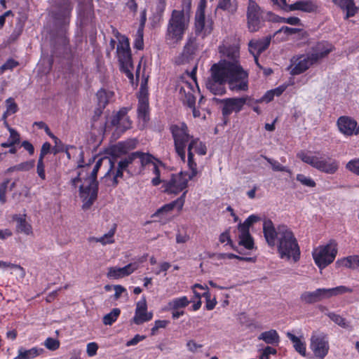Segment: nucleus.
Wrapping results in <instances>:
<instances>
[{"label":"nucleus","mask_w":359,"mask_h":359,"mask_svg":"<svg viewBox=\"0 0 359 359\" xmlns=\"http://www.w3.org/2000/svg\"><path fill=\"white\" fill-rule=\"evenodd\" d=\"M36 172L39 177L42 180H46V172H45V165L43 162V159L39 158L36 165Z\"/></svg>","instance_id":"59"},{"label":"nucleus","mask_w":359,"mask_h":359,"mask_svg":"<svg viewBox=\"0 0 359 359\" xmlns=\"http://www.w3.org/2000/svg\"><path fill=\"white\" fill-rule=\"evenodd\" d=\"M116 55L120 64V71L125 74L130 81L133 82L134 79L133 73L134 66L132 53L129 39L124 35H121L118 39V43L116 47Z\"/></svg>","instance_id":"8"},{"label":"nucleus","mask_w":359,"mask_h":359,"mask_svg":"<svg viewBox=\"0 0 359 359\" xmlns=\"http://www.w3.org/2000/svg\"><path fill=\"white\" fill-rule=\"evenodd\" d=\"M34 161H27L17 165L18 171H29L34 166Z\"/></svg>","instance_id":"60"},{"label":"nucleus","mask_w":359,"mask_h":359,"mask_svg":"<svg viewBox=\"0 0 359 359\" xmlns=\"http://www.w3.org/2000/svg\"><path fill=\"white\" fill-rule=\"evenodd\" d=\"M289 11H299L304 13H312L318 11L319 6L317 0H298L288 6Z\"/></svg>","instance_id":"25"},{"label":"nucleus","mask_w":359,"mask_h":359,"mask_svg":"<svg viewBox=\"0 0 359 359\" xmlns=\"http://www.w3.org/2000/svg\"><path fill=\"white\" fill-rule=\"evenodd\" d=\"M126 171L131 175H139L142 172L138 158V151L132 152L117 163V168L113 172V184H118V178H122L123 172Z\"/></svg>","instance_id":"11"},{"label":"nucleus","mask_w":359,"mask_h":359,"mask_svg":"<svg viewBox=\"0 0 359 359\" xmlns=\"http://www.w3.org/2000/svg\"><path fill=\"white\" fill-rule=\"evenodd\" d=\"M311 348L316 357L323 358L329 351L327 335L323 332L313 334L311 338Z\"/></svg>","instance_id":"16"},{"label":"nucleus","mask_w":359,"mask_h":359,"mask_svg":"<svg viewBox=\"0 0 359 359\" xmlns=\"http://www.w3.org/2000/svg\"><path fill=\"white\" fill-rule=\"evenodd\" d=\"M213 29V21L211 19H205V4L200 3L195 19L196 34H203V37L210 34Z\"/></svg>","instance_id":"15"},{"label":"nucleus","mask_w":359,"mask_h":359,"mask_svg":"<svg viewBox=\"0 0 359 359\" xmlns=\"http://www.w3.org/2000/svg\"><path fill=\"white\" fill-rule=\"evenodd\" d=\"M332 2L341 10L346 11L345 19L353 17L358 11L353 0H332Z\"/></svg>","instance_id":"32"},{"label":"nucleus","mask_w":359,"mask_h":359,"mask_svg":"<svg viewBox=\"0 0 359 359\" xmlns=\"http://www.w3.org/2000/svg\"><path fill=\"white\" fill-rule=\"evenodd\" d=\"M19 65V62L13 58H9L6 62L0 67L1 73H4L6 70H13Z\"/></svg>","instance_id":"53"},{"label":"nucleus","mask_w":359,"mask_h":359,"mask_svg":"<svg viewBox=\"0 0 359 359\" xmlns=\"http://www.w3.org/2000/svg\"><path fill=\"white\" fill-rule=\"evenodd\" d=\"M287 337L290 339V340L293 343L294 348L297 352H298L300 355L305 356L306 355V344L304 342L302 341L301 339L295 336L294 334L287 332Z\"/></svg>","instance_id":"38"},{"label":"nucleus","mask_w":359,"mask_h":359,"mask_svg":"<svg viewBox=\"0 0 359 359\" xmlns=\"http://www.w3.org/2000/svg\"><path fill=\"white\" fill-rule=\"evenodd\" d=\"M6 128L10 133V136L6 142L1 144V147L3 148L14 146L19 144L20 141V134L15 129L10 127L8 123H6Z\"/></svg>","instance_id":"36"},{"label":"nucleus","mask_w":359,"mask_h":359,"mask_svg":"<svg viewBox=\"0 0 359 359\" xmlns=\"http://www.w3.org/2000/svg\"><path fill=\"white\" fill-rule=\"evenodd\" d=\"M334 50V46L326 41H320L311 47V52L308 53L312 61L317 64Z\"/></svg>","instance_id":"17"},{"label":"nucleus","mask_w":359,"mask_h":359,"mask_svg":"<svg viewBox=\"0 0 359 359\" xmlns=\"http://www.w3.org/2000/svg\"><path fill=\"white\" fill-rule=\"evenodd\" d=\"M203 297L205 298L206 302H205V309L208 311H211L214 309L217 304V300L215 298H213L212 299H210L211 294L208 290V287H206V291H205L202 294Z\"/></svg>","instance_id":"49"},{"label":"nucleus","mask_w":359,"mask_h":359,"mask_svg":"<svg viewBox=\"0 0 359 359\" xmlns=\"http://www.w3.org/2000/svg\"><path fill=\"white\" fill-rule=\"evenodd\" d=\"M271 41V36H267L262 39L250 40L248 43L249 52L252 55H260L269 47Z\"/></svg>","instance_id":"28"},{"label":"nucleus","mask_w":359,"mask_h":359,"mask_svg":"<svg viewBox=\"0 0 359 359\" xmlns=\"http://www.w3.org/2000/svg\"><path fill=\"white\" fill-rule=\"evenodd\" d=\"M220 63L229 89L236 92L246 91L248 89V73L240 63L231 62L226 60H221Z\"/></svg>","instance_id":"4"},{"label":"nucleus","mask_w":359,"mask_h":359,"mask_svg":"<svg viewBox=\"0 0 359 359\" xmlns=\"http://www.w3.org/2000/svg\"><path fill=\"white\" fill-rule=\"evenodd\" d=\"M301 31H302V29L292 28V27H287V26H283L280 29H279L275 33V34L280 33V32H284L287 35H290V34L298 33V32H299Z\"/></svg>","instance_id":"62"},{"label":"nucleus","mask_w":359,"mask_h":359,"mask_svg":"<svg viewBox=\"0 0 359 359\" xmlns=\"http://www.w3.org/2000/svg\"><path fill=\"white\" fill-rule=\"evenodd\" d=\"M194 155L193 151H187V164L189 168L191 170L190 174L189 175V179L192 180L194 177L196 176L197 171V163L194 160Z\"/></svg>","instance_id":"41"},{"label":"nucleus","mask_w":359,"mask_h":359,"mask_svg":"<svg viewBox=\"0 0 359 359\" xmlns=\"http://www.w3.org/2000/svg\"><path fill=\"white\" fill-rule=\"evenodd\" d=\"M191 302H194V300H189L187 296L173 298L168 302L167 305L163 309V310L164 311H168L170 310L184 311V309L188 306Z\"/></svg>","instance_id":"30"},{"label":"nucleus","mask_w":359,"mask_h":359,"mask_svg":"<svg viewBox=\"0 0 359 359\" xmlns=\"http://www.w3.org/2000/svg\"><path fill=\"white\" fill-rule=\"evenodd\" d=\"M138 158L142 171L147 165H153V163H154V162H153L154 157L149 153L138 151Z\"/></svg>","instance_id":"43"},{"label":"nucleus","mask_w":359,"mask_h":359,"mask_svg":"<svg viewBox=\"0 0 359 359\" xmlns=\"http://www.w3.org/2000/svg\"><path fill=\"white\" fill-rule=\"evenodd\" d=\"M339 131L345 136L351 137L359 134V124L352 117L341 116L337 121Z\"/></svg>","instance_id":"18"},{"label":"nucleus","mask_w":359,"mask_h":359,"mask_svg":"<svg viewBox=\"0 0 359 359\" xmlns=\"http://www.w3.org/2000/svg\"><path fill=\"white\" fill-rule=\"evenodd\" d=\"M258 339L272 346H278L280 341L278 332L273 329L262 332L258 336Z\"/></svg>","instance_id":"33"},{"label":"nucleus","mask_w":359,"mask_h":359,"mask_svg":"<svg viewBox=\"0 0 359 359\" xmlns=\"http://www.w3.org/2000/svg\"><path fill=\"white\" fill-rule=\"evenodd\" d=\"M259 359H270L271 355H276L277 350L270 346H266L262 349L259 350Z\"/></svg>","instance_id":"50"},{"label":"nucleus","mask_w":359,"mask_h":359,"mask_svg":"<svg viewBox=\"0 0 359 359\" xmlns=\"http://www.w3.org/2000/svg\"><path fill=\"white\" fill-rule=\"evenodd\" d=\"M219 51L222 56L227 57L231 62H239L240 46L238 44H222L219 47Z\"/></svg>","instance_id":"29"},{"label":"nucleus","mask_w":359,"mask_h":359,"mask_svg":"<svg viewBox=\"0 0 359 359\" xmlns=\"http://www.w3.org/2000/svg\"><path fill=\"white\" fill-rule=\"evenodd\" d=\"M152 318L153 313L147 312L146 298L143 297L142 299L137 303L135 316L132 319V322L135 325H140L151 320Z\"/></svg>","instance_id":"23"},{"label":"nucleus","mask_w":359,"mask_h":359,"mask_svg":"<svg viewBox=\"0 0 359 359\" xmlns=\"http://www.w3.org/2000/svg\"><path fill=\"white\" fill-rule=\"evenodd\" d=\"M97 105L106 107L114 97V93L105 88H100L95 94Z\"/></svg>","instance_id":"34"},{"label":"nucleus","mask_w":359,"mask_h":359,"mask_svg":"<svg viewBox=\"0 0 359 359\" xmlns=\"http://www.w3.org/2000/svg\"><path fill=\"white\" fill-rule=\"evenodd\" d=\"M191 6V0H182V8L172 11L166 31L168 39L178 42L183 39L189 24Z\"/></svg>","instance_id":"3"},{"label":"nucleus","mask_w":359,"mask_h":359,"mask_svg":"<svg viewBox=\"0 0 359 359\" xmlns=\"http://www.w3.org/2000/svg\"><path fill=\"white\" fill-rule=\"evenodd\" d=\"M337 243L331 239L325 245H321L315 248L312 252V257L316 265L320 269L326 268L332 264L337 255Z\"/></svg>","instance_id":"10"},{"label":"nucleus","mask_w":359,"mask_h":359,"mask_svg":"<svg viewBox=\"0 0 359 359\" xmlns=\"http://www.w3.org/2000/svg\"><path fill=\"white\" fill-rule=\"evenodd\" d=\"M50 137L54 140L55 144V146L53 148L55 154L63 152L65 150H67V145L64 144L59 138H57L53 134L51 135Z\"/></svg>","instance_id":"55"},{"label":"nucleus","mask_w":359,"mask_h":359,"mask_svg":"<svg viewBox=\"0 0 359 359\" xmlns=\"http://www.w3.org/2000/svg\"><path fill=\"white\" fill-rule=\"evenodd\" d=\"M346 168L355 175H359V158L349 161L346 165Z\"/></svg>","instance_id":"54"},{"label":"nucleus","mask_w":359,"mask_h":359,"mask_svg":"<svg viewBox=\"0 0 359 359\" xmlns=\"http://www.w3.org/2000/svg\"><path fill=\"white\" fill-rule=\"evenodd\" d=\"M6 111L11 114L16 113L18 110V107L15 100L13 97H9L6 100Z\"/></svg>","instance_id":"57"},{"label":"nucleus","mask_w":359,"mask_h":359,"mask_svg":"<svg viewBox=\"0 0 359 359\" xmlns=\"http://www.w3.org/2000/svg\"><path fill=\"white\" fill-rule=\"evenodd\" d=\"M128 150L127 143L119 142L110 149L111 158L104 157L97 161L90 175L85 178L84 182L79 187V196L83 202L82 208L83 210L89 209L97 199L98 192L97 175L103 162H107L109 165V168L104 175V177H107L111 175V172H115L114 170L118 156L126 154Z\"/></svg>","instance_id":"2"},{"label":"nucleus","mask_w":359,"mask_h":359,"mask_svg":"<svg viewBox=\"0 0 359 359\" xmlns=\"http://www.w3.org/2000/svg\"><path fill=\"white\" fill-rule=\"evenodd\" d=\"M290 62V74L293 76L299 75L305 72L311 66L315 65V62L311 60L308 54L294 56L292 57Z\"/></svg>","instance_id":"19"},{"label":"nucleus","mask_w":359,"mask_h":359,"mask_svg":"<svg viewBox=\"0 0 359 359\" xmlns=\"http://www.w3.org/2000/svg\"><path fill=\"white\" fill-rule=\"evenodd\" d=\"M296 179L305 187L313 188L316 186V182L311 177H307L303 174H297Z\"/></svg>","instance_id":"47"},{"label":"nucleus","mask_w":359,"mask_h":359,"mask_svg":"<svg viewBox=\"0 0 359 359\" xmlns=\"http://www.w3.org/2000/svg\"><path fill=\"white\" fill-rule=\"evenodd\" d=\"M344 265L346 268L357 269L359 267V255L348 256L344 259Z\"/></svg>","instance_id":"46"},{"label":"nucleus","mask_w":359,"mask_h":359,"mask_svg":"<svg viewBox=\"0 0 359 359\" xmlns=\"http://www.w3.org/2000/svg\"><path fill=\"white\" fill-rule=\"evenodd\" d=\"M143 36V29L140 27L136 32L133 44L134 48L137 50H143L144 48Z\"/></svg>","instance_id":"48"},{"label":"nucleus","mask_w":359,"mask_h":359,"mask_svg":"<svg viewBox=\"0 0 359 359\" xmlns=\"http://www.w3.org/2000/svg\"><path fill=\"white\" fill-rule=\"evenodd\" d=\"M239 245L243 246L247 250L254 248V240L250 233L239 235Z\"/></svg>","instance_id":"44"},{"label":"nucleus","mask_w":359,"mask_h":359,"mask_svg":"<svg viewBox=\"0 0 359 359\" xmlns=\"http://www.w3.org/2000/svg\"><path fill=\"white\" fill-rule=\"evenodd\" d=\"M9 182L10 180L6 179L0 184V202L2 204L6 202V192Z\"/></svg>","instance_id":"56"},{"label":"nucleus","mask_w":359,"mask_h":359,"mask_svg":"<svg viewBox=\"0 0 359 359\" xmlns=\"http://www.w3.org/2000/svg\"><path fill=\"white\" fill-rule=\"evenodd\" d=\"M13 220L16 222V231L18 233H25L26 235H29L32 233V227L30 224H29L25 219V215H15L13 216Z\"/></svg>","instance_id":"35"},{"label":"nucleus","mask_w":359,"mask_h":359,"mask_svg":"<svg viewBox=\"0 0 359 359\" xmlns=\"http://www.w3.org/2000/svg\"><path fill=\"white\" fill-rule=\"evenodd\" d=\"M129 109L127 107L121 108L115 114L112 115L110 123L112 126L116 127L117 130L121 132L131 128L132 121L128 116Z\"/></svg>","instance_id":"21"},{"label":"nucleus","mask_w":359,"mask_h":359,"mask_svg":"<svg viewBox=\"0 0 359 359\" xmlns=\"http://www.w3.org/2000/svg\"><path fill=\"white\" fill-rule=\"evenodd\" d=\"M115 231L116 225L111 228L108 233L104 234L102 236L99 238L91 237L90 238V241L100 243L102 245L111 244L114 242V236L115 234Z\"/></svg>","instance_id":"40"},{"label":"nucleus","mask_w":359,"mask_h":359,"mask_svg":"<svg viewBox=\"0 0 359 359\" xmlns=\"http://www.w3.org/2000/svg\"><path fill=\"white\" fill-rule=\"evenodd\" d=\"M248 100V97H231L219 99L214 97L213 101L217 104H222V113L224 118H228L233 112H240Z\"/></svg>","instance_id":"14"},{"label":"nucleus","mask_w":359,"mask_h":359,"mask_svg":"<svg viewBox=\"0 0 359 359\" xmlns=\"http://www.w3.org/2000/svg\"><path fill=\"white\" fill-rule=\"evenodd\" d=\"M224 72L220 62L214 64L210 68V76L205 82V86L213 95H222L226 93Z\"/></svg>","instance_id":"13"},{"label":"nucleus","mask_w":359,"mask_h":359,"mask_svg":"<svg viewBox=\"0 0 359 359\" xmlns=\"http://www.w3.org/2000/svg\"><path fill=\"white\" fill-rule=\"evenodd\" d=\"M327 315L334 323H335L340 327L344 328L347 327L346 320L341 316L337 314L334 312H330Z\"/></svg>","instance_id":"51"},{"label":"nucleus","mask_w":359,"mask_h":359,"mask_svg":"<svg viewBox=\"0 0 359 359\" xmlns=\"http://www.w3.org/2000/svg\"><path fill=\"white\" fill-rule=\"evenodd\" d=\"M260 219L259 217L255 215H250L244 222L241 223L250 230V227Z\"/></svg>","instance_id":"63"},{"label":"nucleus","mask_w":359,"mask_h":359,"mask_svg":"<svg viewBox=\"0 0 359 359\" xmlns=\"http://www.w3.org/2000/svg\"><path fill=\"white\" fill-rule=\"evenodd\" d=\"M169 130L174 141L176 154L183 162H185L186 149H188L189 144L194 137L189 134L188 126L184 122L172 124Z\"/></svg>","instance_id":"6"},{"label":"nucleus","mask_w":359,"mask_h":359,"mask_svg":"<svg viewBox=\"0 0 359 359\" xmlns=\"http://www.w3.org/2000/svg\"><path fill=\"white\" fill-rule=\"evenodd\" d=\"M187 191L183 192V194L177 198L176 200L165 204L160 208H158L156 212L153 215V217H158L161 215L166 214L168 212H171L175 208L177 210L178 212L181 211L183 208V206L185 203V198Z\"/></svg>","instance_id":"27"},{"label":"nucleus","mask_w":359,"mask_h":359,"mask_svg":"<svg viewBox=\"0 0 359 359\" xmlns=\"http://www.w3.org/2000/svg\"><path fill=\"white\" fill-rule=\"evenodd\" d=\"M247 27L250 32L259 31L268 20L269 16L265 15L255 1L249 0L246 12Z\"/></svg>","instance_id":"12"},{"label":"nucleus","mask_w":359,"mask_h":359,"mask_svg":"<svg viewBox=\"0 0 359 359\" xmlns=\"http://www.w3.org/2000/svg\"><path fill=\"white\" fill-rule=\"evenodd\" d=\"M98 345L95 342H90L87 345V354L90 357H93L97 353Z\"/></svg>","instance_id":"64"},{"label":"nucleus","mask_w":359,"mask_h":359,"mask_svg":"<svg viewBox=\"0 0 359 359\" xmlns=\"http://www.w3.org/2000/svg\"><path fill=\"white\" fill-rule=\"evenodd\" d=\"M352 292L353 290L351 287L344 285L332 288H318L313 292H304L300 295V299L305 304H312L332 297Z\"/></svg>","instance_id":"9"},{"label":"nucleus","mask_w":359,"mask_h":359,"mask_svg":"<svg viewBox=\"0 0 359 359\" xmlns=\"http://www.w3.org/2000/svg\"><path fill=\"white\" fill-rule=\"evenodd\" d=\"M121 314V310L118 308L113 309L110 313L106 314L102 319V322L105 325H111L116 321Z\"/></svg>","instance_id":"42"},{"label":"nucleus","mask_w":359,"mask_h":359,"mask_svg":"<svg viewBox=\"0 0 359 359\" xmlns=\"http://www.w3.org/2000/svg\"><path fill=\"white\" fill-rule=\"evenodd\" d=\"M190 180L182 172L172 174L170 179L165 184V191L170 194H177L184 190Z\"/></svg>","instance_id":"20"},{"label":"nucleus","mask_w":359,"mask_h":359,"mask_svg":"<svg viewBox=\"0 0 359 359\" xmlns=\"http://www.w3.org/2000/svg\"><path fill=\"white\" fill-rule=\"evenodd\" d=\"M57 11L54 13L55 20L65 22L69 20L73 10V4L71 0H60L56 4Z\"/></svg>","instance_id":"24"},{"label":"nucleus","mask_w":359,"mask_h":359,"mask_svg":"<svg viewBox=\"0 0 359 359\" xmlns=\"http://www.w3.org/2000/svg\"><path fill=\"white\" fill-rule=\"evenodd\" d=\"M263 233L265 240L270 247H277L281 259L289 260L292 258L297 262L300 258V249L292 231L285 224L276 228L271 219H265L263 223Z\"/></svg>","instance_id":"1"},{"label":"nucleus","mask_w":359,"mask_h":359,"mask_svg":"<svg viewBox=\"0 0 359 359\" xmlns=\"http://www.w3.org/2000/svg\"><path fill=\"white\" fill-rule=\"evenodd\" d=\"M143 86H141V91H142ZM149 99L147 94H144L143 92H141V95L138 98V105H137V116L139 118H141L144 121H147L149 119Z\"/></svg>","instance_id":"31"},{"label":"nucleus","mask_w":359,"mask_h":359,"mask_svg":"<svg viewBox=\"0 0 359 359\" xmlns=\"http://www.w3.org/2000/svg\"><path fill=\"white\" fill-rule=\"evenodd\" d=\"M263 157L269 163L271 164L273 171L286 172L289 174L292 173L291 170L288 168L283 166L278 161L269 158L266 156Z\"/></svg>","instance_id":"45"},{"label":"nucleus","mask_w":359,"mask_h":359,"mask_svg":"<svg viewBox=\"0 0 359 359\" xmlns=\"http://www.w3.org/2000/svg\"><path fill=\"white\" fill-rule=\"evenodd\" d=\"M198 49V44L195 39H189L184 46L182 53L176 58L177 65L189 63L192 60Z\"/></svg>","instance_id":"22"},{"label":"nucleus","mask_w":359,"mask_h":359,"mask_svg":"<svg viewBox=\"0 0 359 359\" xmlns=\"http://www.w3.org/2000/svg\"><path fill=\"white\" fill-rule=\"evenodd\" d=\"M139 267L136 262L130 263L123 267H110L107 273V277L118 279L132 274Z\"/></svg>","instance_id":"26"},{"label":"nucleus","mask_w":359,"mask_h":359,"mask_svg":"<svg viewBox=\"0 0 359 359\" xmlns=\"http://www.w3.org/2000/svg\"><path fill=\"white\" fill-rule=\"evenodd\" d=\"M45 346L49 350L55 351L59 348L60 342L54 338L48 337L45 341Z\"/></svg>","instance_id":"58"},{"label":"nucleus","mask_w":359,"mask_h":359,"mask_svg":"<svg viewBox=\"0 0 359 359\" xmlns=\"http://www.w3.org/2000/svg\"><path fill=\"white\" fill-rule=\"evenodd\" d=\"M42 351V348L39 349L36 347H33L28 350L21 348L19 349L18 358L20 359L34 358L39 355Z\"/></svg>","instance_id":"39"},{"label":"nucleus","mask_w":359,"mask_h":359,"mask_svg":"<svg viewBox=\"0 0 359 359\" xmlns=\"http://www.w3.org/2000/svg\"><path fill=\"white\" fill-rule=\"evenodd\" d=\"M219 239L221 243H224L226 241L227 244L230 245L233 249H235L233 247V241H231L230 237L229 230H226L225 231L222 233L219 236Z\"/></svg>","instance_id":"61"},{"label":"nucleus","mask_w":359,"mask_h":359,"mask_svg":"<svg viewBox=\"0 0 359 359\" xmlns=\"http://www.w3.org/2000/svg\"><path fill=\"white\" fill-rule=\"evenodd\" d=\"M170 323L167 320H156L154 322V327L151 329V335L154 336L157 334L158 329L165 328Z\"/></svg>","instance_id":"52"},{"label":"nucleus","mask_w":359,"mask_h":359,"mask_svg":"<svg viewBox=\"0 0 359 359\" xmlns=\"http://www.w3.org/2000/svg\"><path fill=\"white\" fill-rule=\"evenodd\" d=\"M297 156L304 163L326 174L333 175L337 172L339 168V163L336 159L330 156H327V158L318 156L313 155L311 151H300L297 153Z\"/></svg>","instance_id":"5"},{"label":"nucleus","mask_w":359,"mask_h":359,"mask_svg":"<svg viewBox=\"0 0 359 359\" xmlns=\"http://www.w3.org/2000/svg\"><path fill=\"white\" fill-rule=\"evenodd\" d=\"M116 55L120 64V71L125 74L130 81L133 82L134 79L133 73L134 66L132 53L129 39L124 35H121L118 39V43L116 47Z\"/></svg>","instance_id":"7"},{"label":"nucleus","mask_w":359,"mask_h":359,"mask_svg":"<svg viewBox=\"0 0 359 359\" xmlns=\"http://www.w3.org/2000/svg\"><path fill=\"white\" fill-rule=\"evenodd\" d=\"M192 149H194L195 152L201 156L205 155L207 153L205 144L198 137H194L189 144L188 151H192Z\"/></svg>","instance_id":"37"}]
</instances>
